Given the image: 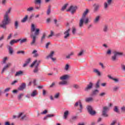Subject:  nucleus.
Returning a JSON list of instances; mask_svg holds the SVG:
<instances>
[{
  "label": "nucleus",
  "mask_w": 125,
  "mask_h": 125,
  "mask_svg": "<svg viewBox=\"0 0 125 125\" xmlns=\"http://www.w3.org/2000/svg\"><path fill=\"white\" fill-rule=\"evenodd\" d=\"M93 72L94 73H96V74H97V75H98L99 76H101V73L98 69H94L93 70Z\"/></svg>",
  "instance_id": "obj_25"
},
{
  "label": "nucleus",
  "mask_w": 125,
  "mask_h": 125,
  "mask_svg": "<svg viewBox=\"0 0 125 125\" xmlns=\"http://www.w3.org/2000/svg\"><path fill=\"white\" fill-rule=\"evenodd\" d=\"M53 55H54V51H52L49 55L46 57V59H49V58H50L53 61H55V60H56V58H53Z\"/></svg>",
  "instance_id": "obj_9"
},
{
  "label": "nucleus",
  "mask_w": 125,
  "mask_h": 125,
  "mask_svg": "<svg viewBox=\"0 0 125 125\" xmlns=\"http://www.w3.org/2000/svg\"><path fill=\"white\" fill-rule=\"evenodd\" d=\"M108 111H109V107L108 106H104L103 109L102 116L105 118H108L109 117V115L107 113Z\"/></svg>",
  "instance_id": "obj_6"
},
{
  "label": "nucleus",
  "mask_w": 125,
  "mask_h": 125,
  "mask_svg": "<svg viewBox=\"0 0 125 125\" xmlns=\"http://www.w3.org/2000/svg\"><path fill=\"white\" fill-rule=\"evenodd\" d=\"M35 31H36V27H35V24H32L31 26V34H32L33 32H35Z\"/></svg>",
  "instance_id": "obj_29"
},
{
  "label": "nucleus",
  "mask_w": 125,
  "mask_h": 125,
  "mask_svg": "<svg viewBox=\"0 0 125 125\" xmlns=\"http://www.w3.org/2000/svg\"><path fill=\"white\" fill-rule=\"evenodd\" d=\"M69 115V111L66 110L63 113V119L66 120L68 117V115Z\"/></svg>",
  "instance_id": "obj_23"
},
{
  "label": "nucleus",
  "mask_w": 125,
  "mask_h": 125,
  "mask_svg": "<svg viewBox=\"0 0 125 125\" xmlns=\"http://www.w3.org/2000/svg\"><path fill=\"white\" fill-rule=\"evenodd\" d=\"M112 53V51L110 49H108L106 52V54H108V55H111Z\"/></svg>",
  "instance_id": "obj_50"
},
{
  "label": "nucleus",
  "mask_w": 125,
  "mask_h": 125,
  "mask_svg": "<svg viewBox=\"0 0 125 125\" xmlns=\"http://www.w3.org/2000/svg\"><path fill=\"white\" fill-rule=\"evenodd\" d=\"M94 12H97L99 10V7H100V5L99 4H94Z\"/></svg>",
  "instance_id": "obj_13"
},
{
  "label": "nucleus",
  "mask_w": 125,
  "mask_h": 125,
  "mask_svg": "<svg viewBox=\"0 0 125 125\" xmlns=\"http://www.w3.org/2000/svg\"><path fill=\"white\" fill-rule=\"evenodd\" d=\"M11 11V8H9L7 11L6 12L5 15L4 16L3 20L2 21V23L0 24V28H2L5 30L6 29V25H8L10 23V19L8 17V14Z\"/></svg>",
  "instance_id": "obj_1"
},
{
  "label": "nucleus",
  "mask_w": 125,
  "mask_h": 125,
  "mask_svg": "<svg viewBox=\"0 0 125 125\" xmlns=\"http://www.w3.org/2000/svg\"><path fill=\"white\" fill-rule=\"evenodd\" d=\"M26 11L27 12H32V11H34V7H29L27 9Z\"/></svg>",
  "instance_id": "obj_28"
},
{
  "label": "nucleus",
  "mask_w": 125,
  "mask_h": 125,
  "mask_svg": "<svg viewBox=\"0 0 125 125\" xmlns=\"http://www.w3.org/2000/svg\"><path fill=\"white\" fill-rule=\"evenodd\" d=\"M47 113V110H45L43 112H41L42 115H45Z\"/></svg>",
  "instance_id": "obj_54"
},
{
  "label": "nucleus",
  "mask_w": 125,
  "mask_h": 125,
  "mask_svg": "<svg viewBox=\"0 0 125 125\" xmlns=\"http://www.w3.org/2000/svg\"><path fill=\"white\" fill-rule=\"evenodd\" d=\"M26 88V83H22L18 88V90L22 91Z\"/></svg>",
  "instance_id": "obj_12"
},
{
  "label": "nucleus",
  "mask_w": 125,
  "mask_h": 125,
  "mask_svg": "<svg viewBox=\"0 0 125 125\" xmlns=\"http://www.w3.org/2000/svg\"><path fill=\"white\" fill-rule=\"evenodd\" d=\"M70 67V65H69L68 64H66L65 66V70L66 71H68L69 70V68Z\"/></svg>",
  "instance_id": "obj_46"
},
{
  "label": "nucleus",
  "mask_w": 125,
  "mask_h": 125,
  "mask_svg": "<svg viewBox=\"0 0 125 125\" xmlns=\"http://www.w3.org/2000/svg\"><path fill=\"white\" fill-rule=\"evenodd\" d=\"M113 111L116 113H120V110H119V108H118V106H114V109H113Z\"/></svg>",
  "instance_id": "obj_38"
},
{
  "label": "nucleus",
  "mask_w": 125,
  "mask_h": 125,
  "mask_svg": "<svg viewBox=\"0 0 125 125\" xmlns=\"http://www.w3.org/2000/svg\"><path fill=\"white\" fill-rule=\"evenodd\" d=\"M21 53V54H25V51H18L17 52V54H20Z\"/></svg>",
  "instance_id": "obj_49"
},
{
  "label": "nucleus",
  "mask_w": 125,
  "mask_h": 125,
  "mask_svg": "<svg viewBox=\"0 0 125 125\" xmlns=\"http://www.w3.org/2000/svg\"><path fill=\"white\" fill-rule=\"evenodd\" d=\"M14 26L15 29H18V27L19 26V22H18V21H15Z\"/></svg>",
  "instance_id": "obj_32"
},
{
  "label": "nucleus",
  "mask_w": 125,
  "mask_h": 125,
  "mask_svg": "<svg viewBox=\"0 0 125 125\" xmlns=\"http://www.w3.org/2000/svg\"><path fill=\"white\" fill-rule=\"evenodd\" d=\"M103 31H104V32L105 33H106V32H108V25H105L104 26Z\"/></svg>",
  "instance_id": "obj_34"
},
{
  "label": "nucleus",
  "mask_w": 125,
  "mask_h": 125,
  "mask_svg": "<svg viewBox=\"0 0 125 125\" xmlns=\"http://www.w3.org/2000/svg\"><path fill=\"white\" fill-rule=\"evenodd\" d=\"M67 6H68V3L65 4L61 9L62 11H64L67 8Z\"/></svg>",
  "instance_id": "obj_36"
},
{
  "label": "nucleus",
  "mask_w": 125,
  "mask_h": 125,
  "mask_svg": "<svg viewBox=\"0 0 125 125\" xmlns=\"http://www.w3.org/2000/svg\"><path fill=\"white\" fill-rule=\"evenodd\" d=\"M99 83H100V80H98L96 83V88H98L99 87Z\"/></svg>",
  "instance_id": "obj_43"
},
{
  "label": "nucleus",
  "mask_w": 125,
  "mask_h": 125,
  "mask_svg": "<svg viewBox=\"0 0 125 125\" xmlns=\"http://www.w3.org/2000/svg\"><path fill=\"white\" fill-rule=\"evenodd\" d=\"M59 84V85H67L68 84V82L63 80L62 81L60 82Z\"/></svg>",
  "instance_id": "obj_16"
},
{
  "label": "nucleus",
  "mask_w": 125,
  "mask_h": 125,
  "mask_svg": "<svg viewBox=\"0 0 125 125\" xmlns=\"http://www.w3.org/2000/svg\"><path fill=\"white\" fill-rule=\"evenodd\" d=\"M40 35V29H36L35 32L34 33V35L33 34V32L30 34V38L32 39V41L31 42V45H34L35 43H36V39H37V37Z\"/></svg>",
  "instance_id": "obj_4"
},
{
  "label": "nucleus",
  "mask_w": 125,
  "mask_h": 125,
  "mask_svg": "<svg viewBox=\"0 0 125 125\" xmlns=\"http://www.w3.org/2000/svg\"><path fill=\"white\" fill-rule=\"evenodd\" d=\"M12 37V33H11L9 34V35L7 37V40H10L11 39V37Z\"/></svg>",
  "instance_id": "obj_58"
},
{
  "label": "nucleus",
  "mask_w": 125,
  "mask_h": 125,
  "mask_svg": "<svg viewBox=\"0 0 125 125\" xmlns=\"http://www.w3.org/2000/svg\"><path fill=\"white\" fill-rule=\"evenodd\" d=\"M89 11L88 9H86V10L83 12L82 18H81L79 21V27L80 28H82L84 24H87L88 23L89 19L88 18H86V15Z\"/></svg>",
  "instance_id": "obj_2"
},
{
  "label": "nucleus",
  "mask_w": 125,
  "mask_h": 125,
  "mask_svg": "<svg viewBox=\"0 0 125 125\" xmlns=\"http://www.w3.org/2000/svg\"><path fill=\"white\" fill-rule=\"evenodd\" d=\"M77 118H78V117L74 116H72L71 118V120H72V121H75L76 120H77Z\"/></svg>",
  "instance_id": "obj_56"
},
{
  "label": "nucleus",
  "mask_w": 125,
  "mask_h": 125,
  "mask_svg": "<svg viewBox=\"0 0 125 125\" xmlns=\"http://www.w3.org/2000/svg\"><path fill=\"white\" fill-rule=\"evenodd\" d=\"M47 117H48V118H51L52 117H54V115H53V114H47Z\"/></svg>",
  "instance_id": "obj_59"
},
{
  "label": "nucleus",
  "mask_w": 125,
  "mask_h": 125,
  "mask_svg": "<svg viewBox=\"0 0 125 125\" xmlns=\"http://www.w3.org/2000/svg\"><path fill=\"white\" fill-rule=\"evenodd\" d=\"M50 12H51V9L50 6H49L47 11V15H49V14H50Z\"/></svg>",
  "instance_id": "obj_39"
},
{
  "label": "nucleus",
  "mask_w": 125,
  "mask_h": 125,
  "mask_svg": "<svg viewBox=\"0 0 125 125\" xmlns=\"http://www.w3.org/2000/svg\"><path fill=\"white\" fill-rule=\"evenodd\" d=\"M121 111L122 112H125V106H124L121 107Z\"/></svg>",
  "instance_id": "obj_62"
},
{
  "label": "nucleus",
  "mask_w": 125,
  "mask_h": 125,
  "mask_svg": "<svg viewBox=\"0 0 125 125\" xmlns=\"http://www.w3.org/2000/svg\"><path fill=\"white\" fill-rule=\"evenodd\" d=\"M27 19H28V15H26L25 17H24L23 19L21 20V22L22 23H24V22H26V21H27Z\"/></svg>",
  "instance_id": "obj_33"
},
{
  "label": "nucleus",
  "mask_w": 125,
  "mask_h": 125,
  "mask_svg": "<svg viewBox=\"0 0 125 125\" xmlns=\"http://www.w3.org/2000/svg\"><path fill=\"white\" fill-rule=\"evenodd\" d=\"M122 69L123 70V71H125V65H122Z\"/></svg>",
  "instance_id": "obj_64"
},
{
  "label": "nucleus",
  "mask_w": 125,
  "mask_h": 125,
  "mask_svg": "<svg viewBox=\"0 0 125 125\" xmlns=\"http://www.w3.org/2000/svg\"><path fill=\"white\" fill-rule=\"evenodd\" d=\"M20 43H23V42H27V38H24L20 40Z\"/></svg>",
  "instance_id": "obj_37"
},
{
  "label": "nucleus",
  "mask_w": 125,
  "mask_h": 125,
  "mask_svg": "<svg viewBox=\"0 0 125 125\" xmlns=\"http://www.w3.org/2000/svg\"><path fill=\"white\" fill-rule=\"evenodd\" d=\"M85 102H90L93 101V98L92 97H89L85 99Z\"/></svg>",
  "instance_id": "obj_31"
},
{
  "label": "nucleus",
  "mask_w": 125,
  "mask_h": 125,
  "mask_svg": "<svg viewBox=\"0 0 125 125\" xmlns=\"http://www.w3.org/2000/svg\"><path fill=\"white\" fill-rule=\"evenodd\" d=\"M76 28H73V30H72V34L73 35H75V34H76Z\"/></svg>",
  "instance_id": "obj_61"
},
{
  "label": "nucleus",
  "mask_w": 125,
  "mask_h": 125,
  "mask_svg": "<svg viewBox=\"0 0 125 125\" xmlns=\"http://www.w3.org/2000/svg\"><path fill=\"white\" fill-rule=\"evenodd\" d=\"M77 9H78V7H77V6H74L73 5H71L69 7L67 10H66V11L67 12H70V11L71 14H74V13H75V12H76V11H77Z\"/></svg>",
  "instance_id": "obj_7"
},
{
  "label": "nucleus",
  "mask_w": 125,
  "mask_h": 125,
  "mask_svg": "<svg viewBox=\"0 0 125 125\" xmlns=\"http://www.w3.org/2000/svg\"><path fill=\"white\" fill-rule=\"evenodd\" d=\"M38 95V92H37L36 90H33L32 93L31 94V96L32 97H35V96H37Z\"/></svg>",
  "instance_id": "obj_24"
},
{
  "label": "nucleus",
  "mask_w": 125,
  "mask_h": 125,
  "mask_svg": "<svg viewBox=\"0 0 125 125\" xmlns=\"http://www.w3.org/2000/svg\"><path fill=\"white\" fill-rule=\"evenodd\" d=\"M11 66V63H8L7 64H6L2 69V71L1 72V74H3L5 70H7V68L8 67H10Z\"/></svg>",
  "instance_id": "obj_14"
},
{
  "label": "nucleus",
  "mask_w": 125,
  "mask_h": 125,
  "mask_svg": "<svg viewBox=\"0 0 125 125\" xmlns=\"http://www.w3.org/2000/svg\"><path fill=\"white\" fill-rule=\"evenodd\" d=\"M31 62V59L30 58H28L26 60V61H25V63H27V64H29V63H30Z\"/></svg>",
  "instance_id": "obj_53"
},
{
  "label": "nucleus",
  "mask_w": 125,
  "mask_h": 125,
  "mask_svg": "<svg viewBox=\"0 0 125 125\" xmlns=\"http://www.w3.org/2000/svg\"><path fill=\"white\" fill-rule=\"evenodd\" d=\"M10 90V88H6L4 90V93H5V92H8Z\"/></svg>",
  "instance_id": "obj_52"
},
{
  "label": "nucleus",
  "mask_w": 125,
  "mask_h": 125,
  "mask_svg": "<svg viewBox=\"0 0 125 125\" xmlns=\"http://www.w3.org/2000/svg\"><path fill=\"white\" fill-rule=\"evenodd\" d=\"M37 52L38 51H37V50H34L32 52V54H34L33 57H38L39 56V54L37 53Z\"/></svg>",
  "instance_id": "obj_26"
},
{
  "label": "nucleus",
  "mask_w": 125,
  "mask_h": 125,
  "mask_svg": "<svg viewBox=\"0 0 125 125\" xmlns=\"http://www.w3.org/2000/svg\"><path fill=\"white\" fill-rule=\"evenodd\" d=\"M107 2H104V8L106 9L108 7V5H110L112 3V0H107Z\"/></svg>",
  "instance_id": "obj_15"
},
{
  "label": "nucleus",
  "mask_w": 125,
  "mask_h": 125,
  "mask_svg": "<svg viewBox=\"0 0 125 125\" xmlns=\"http://www.w3.org/2000/svg\"><path fill=\"white\" fill-rule=\"evenodd\" d=\"M20 42V39H18L17 40H12V41H11V42H10V44H11V45L14 44V43H17V42Z\"/></svg>",
  "instance_id": "obj_18"
},
{
  "label": "nucleus",
  "mask_w": 125,
  "mask_h": 125,
  "mask_svg": "<svg viewBox=\"0 0 125 125\" xmlns=\"http://www.w3.org/2000/svg\"><path fill=\"white\" fill-rule=\"evenodd\" d=\"M74 54V52H70V54H69L67 56H66V59H70V58H71V56H73Z\"/></svg>",
  "instance_id": "obj_27"
},
{
  "label": "nucleus",
  "mask_w": 125,
  "mask_h": 125,
  "mask_svg": "<svg viewBox=\"0 0 125 125\" xmlns=\"http://www.w3.org/2000/svg\"><path fill=\"white\" fill-rule=\"evenodd\" d=\"M42 2V0H35L34 1V3H35V4H37L38 3L40 4Z\"/></svg>",
  "instance_id": "obj_45"
},
{
  "label": "nucleus",
  "mask_w": 125,
  "mask_h": 125,
  "mask_svg": "<svg viewBox=\"0 0 125 125\" xmlns=\"http://www.w3.org/2000/svg\"><path fill=\"white\" fill-rule=\"evenodd\" d=\"M113 53L114 56H113L111 58L112 61H116V60H117V56H123L124 55V53L123 52L114 51Z\"/></svg>",
  "instance_id": "obj_5"
},
{
  "label": "nucleus",
  "mask_w": 125,
  "mask_h": 125,
  "mask_svg": "<svg viewBox=\"0 0 125 125\" xmlns=\"http://www.w3.org/2000/svg\"><path fill=\"white\" fill-rule=\"evenodd\" d=\"M83 50H81L79 53L78 54V56H82V55H83Z\"/></svg>",
  "instance_id": "obj_44"
},
{
  "label": "nucleus",
  "mask_w": 125,
  "mask_h": 125,
  "mask_svg": "<svg viewBox=\"0 0 125 125\" xmlns=\"http://www.w3.org/2000/svg\"><path fill=\"white\" fill-rule=\"evenodd\" d=\"M24 96V94L23 93H21L18 96V99L19 100H20L22 97Z\"/></svg>",
  "instance_id": "obj_41"
},
{
  "label": "nucleus",
  "mask_w": 125,
  "mask_h": 125,
  "mask_svg": "<svg viewBox=\"0 0 125 125\" xmlns=\"http://www.w3.org/2000/svg\"><path fill=\"white\" fill-rule=\"evenodd\" d=\"M54 35V32L52 30L51 31V33L49 36H48V38H51V37H52Z\"/></svg>",
  "instance_id": "obj_47"
},
{
  "label": "nucleus",
  "mask_w": 125,
  "mask_h": 125,
  "mask_svg": "<svg viewBox=\"0 0 125 125\" xmlns=\"http://www.w3.org/2000/svg\"><path fill=\"white\" fill-rule=\"evenodd\" d=\"M92 87H93V83L90 82L89 84L84 88V91H88V90H90Z\"/></svg>",
  "instance_id": "obj_10"
},
{
  "label": "nucleus",
  "mask_w": 125,
  "mask_h": 125,
  "mask_svg": "<svg viewBox=\"0 0 125 125\" xmlns=\"http://www.w3.org/2000/svg\"><path fill=\"white\" fill-rule=\"evenodd\" d=\"M60 95V93H57L56 95H55L54 98L57 99L59 98Z\"/></svg>",
  "instance_id": "obj_48"
},
{
  "label": "nucleus",
  "mask_w": 125,
  "mask_h": 125,
  "mask_svg": "<svg viewBox=\"0 0 125 125\" xmlns=\"http://www.w3.org/2000/svg\"><path fill=\"white\" fill-rule=\"evenodd\" d=\"M99 19H100V17L99 16L96 17L94 21V23H97V22L99 21Z\"/></svg>",
  "instance_id": "obj_40"
},
{
  "label": "nucleus",
  "mask_w": 125,
  "mask_h": 125,
  "mask_svg": "<svg viewBox=\"0 0 125 125\" xmlns=\"http://www.w3.org/2000/svg\"><path fill=\"white\" fill-rule=\"evenodd\" d=\"M46 37V34L45 33H43L41 39V42L42 43L44 42V40H45Z\"/></svg>",
  "instance_id": "obj_19"
},
{
  "label": "nucleus",
  "mask_w": 125,
  "mask_h": 125,
  "mask_svg": "<svg viewBox=\"0 0 125 125\" xmlns=\"http://www.w3.org/2000/svg\"><path fill=\"white\" fill-rule=\"evenodd\" d=\"M69 78V76L67 75H63L60 78V79L61 81H64V80H67V79Z\"/></svg>",
  "instance_id": "obj_21"
},
{
  "label": "nucleus",
  "mask_w": 125,
  "mask_h": 125,
  "mask_svg": "<svg viewBox=\"0 0 125 125\" xmlns=\"http://www.w3.org/2000/svg\"><path fill=\"white\" fill-rule=\"evenodd\" d=\"M107 77L110 80H112V81H114V82H115V83H119V81L118 79L114 78L112 77V76H111V75H108Z\"/></svg>",
  "instance_id": "obj_20"
},
{
  "label": "nucleus",
  "mask_w": 125,
  "mask_h": 125,
  "mask_svg": "<svg viewBox=\"0 0 125 125\" xmlns=\"http://www.w3.org/2000/svg\"><path fill=\"white\" fill-rule=\"evenodd\" d=\"M99 93V90L96 89L92 92V95H96L97 93Z\"/></svg>",
  "instance_id": "obj_35"
},
{
  "label": "nucleus",
  "mask_w": 125,
  "mask_h": 125,
  "mask_svg": "<svg viewBox=\"0 0 125 125\" xmlns=\"http://www.w3.org/2000/svg\"><path fill=\"white\" fill-rule=\"evenodd\" d=\"M50 44V42H48L46 44L45 47L46 48H48V45Z\"/></svg>",
  "instance_id": "obj_63"
},
{
  "label": "nucleus",
  "mask_w": 125,
  "mask_h": 125,
  "mask_svg": "<svg viewBox=\"0 0 125 125\" xmlns=\"http://www.w3.org/2000/svg\"><path fill=\"white\" fill-rule=\"evenodd\" d=\"M87 109L88 110V112L90 115H91V116H95L96 114V111L92 109V107H91V106L88 105L87 107Z\"/></svg>",
  "instance_id": "obj_8"
},
{
  "label": "nucleus",
  "mask_w": 125,
  "mask_h": 125,
  "mask_svg": "<svg viewBox=\"0 0 125 125\" xmlns=\"http://www.w3.org/2000/svg\"><path fill=\"white\" fill-rule=\"evenodd\" d=\"M41 61H38L36 60L34 61L31 64L30 67L31 68H33L34 66H35V68L33 70V73H37L39 71H40V69L39 68V66H40V64H41Z\"/></svg>",
  "instance_id": "obj_3"
},
{
  "label": "nucleus",
  "mask_w": 125,
  "mask_h": 125,
  "mask_svg": "<svg viewBox=\"0 0 125 125\" xmlns=\"http://www.w3.org/2000/svg\"><path fill=\"white\" fill-rule=\"evenodd\" d=\"M73 87L75 88V89H79V88H80V86L77 84H74L73 85Z\"/></svg>",
  "instance_id": "obj_42"
},
{
  "label": "nucleus",
  "mask_w": 125,
  "mask_h": 125,
  "mask_svg": "<svg viewBox=\"0 0 125 125\" xmlns=\"http://www.w3.org/2000/svg\"><path fill=\"white\" fill-rule=\"evenodd\" d=\"M54 22L57 27L59 26V24H57V20H56V19H54Z\"/></svg>",
  "instance_id": "obj_51"
},
{
  "label": "nucleus",
  "mask_w": 125,
  "mask_h": 125,
  "mask_svg": "<svg viewBox=\"0 0 125 125\" xmlns=\"http://www.w3.org/2000/svg\"><path fill=\"white\" fill-rule=\"evenodd\" d=\"M8 51L9 53L11 54V55H12V54H13V48L11 46H8Z\"/></svg>",
  "instance_id": "obj_22"
},
{
  "label": "nucleus",
  "mask_w": 125,
  "mask_h": 125,
  "mask_svg": "<svg viewBox=\"0 0 125 125\" xmlns=\"http://www.w3.org/2000/svg\"><path fill=\"white\" fill-rule=\"evenodd\" d=\"M24 74V72L22 71V70H20L18 72H16L15 76L16 77H19V76H22Z\"/></svg>",
  "instance_id": "obj_17"
},
{
  "label": "nucleus",
  "mask_w": 125,
  "mask_h": 125,
  "mask_svg": "<svg viewBox=\"0 0 125 125\" xmlns=\"http://www.w3.org/2000/svg\"><path fill=\"white\" fill-rule=\"evenodd\" d=\"M70 31H71V29L69 28L63 33V35H64V39H67L70 37Z\"/></svg>",
  "instance_id": "obj_11"
},
{
  "label": "nucleus",
  "mask_w": 125,
  "mask_h": 125,
  "mask_svg": "<svg viewBox=\"0 0 125 125\" xmlns=\"http://www.w3.org/2000/svg\"><path fill=\"white\" fill-rule=\"evenodd\" d=\"M79 106L80 107V109H79V111L80 112V113H82V112H83L82 110H83V104H82V102L81 101V100H79Z\"/></svg>",
  "instance_id": "obj_30"
},
{
  "label": "nucleus",
  "mask_w": 125,
  "mask_h": 125,
  "mask_svg": "<svg viewBox=\"0 0 125 125\" xmlns=\"http://www.w3.org/2000/svg\"><path fill=\"white\" fill-rule=\"evenodd\" d=\"M79 104H80V101H79L78 102H77L75 105H74V106L75 107H78V106H79Z\"/></svg>",
  "instance_id": "obj_57"
},
{
  "label": "nucleus",
  "mask_w": 125,
  "mask_h": 125,
  "mask_svg": "<svg viewBox=\"0 0 125 125\" xmlns=\"http://www.w3.org/2000/svg\"><path fill=\"white\" fill-rule=\"evenodd\" d=\"M6 60H7V57L4 58V59L3 60V64H5V63H6Z\"/></svg>",
  "instance_id": "obj_55"
},
{
  "label": "nucleus",
  "mask_w": 125,
  "mask_h": 125,
  "mask_svg": "<svg viewBox=\"0 0 125 125\" xmlns=\"http://www.w3.org/2000/svg\"><path fill=\"white\" fill-rule=\"evenodd\" d=\"M119 89V87L116 86L113 88V91H117V90Z\"/></svg>",
  "instance_id": "obj_60"
}]
</instances>
